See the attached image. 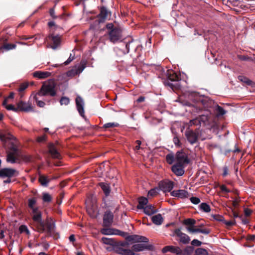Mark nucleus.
<instances>
[{
	"instance_id": "nucleus-1",
	"label": "nucleus",
	"mask_w": 255,
	"mask_h": 255,
	"mask_svg": "<svg viewBox=\"0 0 255 255\" xmlns=\"http://www.w3.org/2000/svg\"><path fill=\"white\" fill-rule=\"evenodd\" d=\"M107 33L111 42L115 43L122 39V29L115 26L112 23L106 25Z\"/></svg>"
},
{
	"instance_id": "nucleus-2",
	"label": "nucleus",
	"mask_w": 255,
	"mask_h": 255,
	"mask_svg": "<svg viewBox=\"0 0 255 255\" xmlns=\"http://www.w3.org/2000/svg\"><path fill=\"white\" fill-rule=\"evenodd\" d=\"M55 86V82L53 80L45 82L37 92V94L42 96L50 95L53 97L56 95Z\"/></svg>"
},
{
	"instance_id": "nucleus-3",
	"label": "nucleus",
	"mask_w": 255,
	"mask_h": 255,
	"mask_svg": "<svg viewBox=\"0 0 255 255\" xmlns=\"http://www.w3.org/2000/svg\"><path fill=\"white\" fill-rule=\"evenodd\" d=\"M44 230L43 231L40 226H38V229L40 232H46L47 236L52 237L54 238H57L59 237V234L55 231V223L52 221H48L46 223L44 224Z\"/></svg>"
},
{
	"instance_id": "nucleus-4",
	"label": "nucleus",
	"mask_w": 255,
	"mask_h": 255,
	"mask_svg": "<svg viewBox=\"0 0 255 255\" xmlns=\"http://www.w3.org/2000/svg\"><path fill=\"white\" fill-rule=\"evenodd\" d=\"M31 215L34 222L37 223L38 226H40L42 231L44 230V223L42 221V213L39 207H36L31 210Z\"/></svg>"
},
{
	"instance_id": "nucleus-5",
	"label": "nucleus",
	"mask_w": 255,
	"mask_h": 255,
	"mask_svg": "<svg viewBox=\"0 0 255 255\" xmlns=\"http://www.w3.org/2000/svg\"><path fill=\"white\" fill-rule=\"evenodd\" d=\"M179 76L175 73H170L169 79L165 82V85L170 87L173 90L179 88Z\"/></svg>"
},
{
	"instance_id": "nucleus-6",
	"label": "nucleus",
	"mask_w": 255,
	"mask_h": 255,
	"mask_svg": "<svg viewBox=\"0 0 255 255\" xmlns=\"http://www.w3.org/2000/svg\"><path fill=\"white\" fill-rule=\"evenodd\" d=\"M0 140L6 146V144H14V137L5 130H0Z\"/></svg>"
},
{
	"instance_id": "nucleus-7",
	"label": "nucleus",
	"mask_w": 255,
	"mask_h": 255,
	"mask_svg": "<svg viewBox=\"0 0 255 255\" xmlns=\"http://www.w3.org/2000/svg\"><path fill=\"white\" fill-rule=\"evenodd\" d=\"M172 236L178 237V241L183 244H188L190 241L189 237L186 234L182 233L179 229H175Z\"/></svg>"
},
{
	"instance_id": "nucleus-8",
	"label": "nucleus",
	"mask_w": 255,
	"mask_h": 255,
	"mask_svg": "<svg viewBox=\"0 0 255 255\" xmlns=\"http://www.w3.org/2000/svg\"><path fill=\"white\" fill-rule=\"evenodd\" d=\"M18 175V172L13 168H4L0 170V177L2 178H11Z\"/></svg>"
},
{
	"instance_id": "nucleus-9",
	"label": "nucleus",
	"mask_w": 255,
	"mask_h": 255,
	"mask_svg": "<svg viewBox=\"0 0 255 255\" xmlns=\"http://www.w3.org/2000/svg\"><path fill=\"white\" fill-rule=\"evenodd\" d=\"M175 162L176 163L185 165L188 164L189 160L185 152L178 151L175 156Z\"/></svg>"
},
{
	"instance_id": "nucleus-10",
	"label": "nucleus",
	"mask_w": 255,
	"mask_h": 255,
	"mask_svg": "<svg viewBox=\"0 0 255 255\" xmlns=\"http://www.w3.org/2000/svg\"><path fill=\"white\" fill-rule=\"evenodd\" d=\"M163 253L170 252L176 255H181L182 254V250L179 247L174 246H167L162 249Z\"/></svg>"
},
{
	"instance_id": "nucleus-11",
	"label": "nucleus",
	"mask_w": 255,
	"mask_h": 255,
	"mask_svg": "<svg viewBox=\"0 0 255 255\" xmlns=\"http://www.w3.org/2000/svg\"><path fill=\"white\" fill-rule=\"evenodd\" d=\"M108 13V12L105 7H101L100 13L96 17L95 22L96 24L104 22L107 17Z\"/></svg>"
},
{
	"instance_id": "nucleus-12",
	"label": "nucleus",
	"mask_w": 255,
	"mask_h": 255,
	"mask_svg": "<svg viewBox=\"0 0 255 255\" xmlns=\"http://www.w3.org/2000/svg\"><path fill=\"white\" fill-rule=\"evenodd\" d=\"M159 185L161 190L164 192H169L173 188L174 182L169 180L164 181L160 182Z\"/></svg>"
},
{
	"instance_id": "nucleus-13",
	"label": "nucleus",
	"mask_w": 255,
	"mask_h": 255,
	"mask_svg": "<svg viewBox=\"0 0 255 255\" xmlns=\"http://www.w3.org/2000/svg\"><path fill=\"white\" fill-rule=\"evenodd\" d=\"M126 240L128 242L133 241L136 243H147L148 239L143 236H140L138 235H130L126 237Z\"/></svg>"
},
{
	"instance_id": "nucleus-14",
	"label": "nucleus",
	"mask_w": 255,
	"mask_h": 255,
	"mask_svg": "<svg viewBox=\"0 0 255 255\" xmlns=\"http://www.w3.org/2000/svg\"><path fill=\"white\" fill-rule=\"evenodd\" d=\"M185 136L188 141L191 144L195 143L198 139V134L192 130H186L185 131Z\"/></svg>"
},
{
	"instance_id": "nucleus-15",
	"label": "nucleus",
	"mask_w": 255,
	"mask_h": 255,
	"mask_svg": "<svg viewBox=\"0 0 255 255\" xmlns=\"http://www.w3.org/2000/svg\"><path fill=\"white\" fill-rule=\"evenodd\" d=\"M101 232L102 234L106 235H120L122 236H125V233L124 232L121 231L117 229H114L111 228L102 229Z\"/></svg>"
},
{
	"instance_id": "nucleus-16",
	"label": "nucleus",
	"mask_w": 255,
	"mask_h": 255,
	"mask_svg": "<svg viewBox=\"0 0 255 255\" xmlns=\"http://www.w3.org/2000/svg\"><path fill=\"white\" fill-rule=\"evenodd\" d=\"M48 39L52 42V45L50 47L53 49H56L59 46L61 42V37L59 35L51 34L48 37Z\"/></svg>"
},
{
	"instance_id": "nucleus-17",
	"label": "nucleus",
	"mask_w": 255,
	"mask_h": 255,
	"mask_svg": "<svg viewBox=\"0 0 255 255\" xmlns=\"http://www.w3.org/2000/svg\"><path fill=\"white\" fill-rule=\"evenodd\" d=\"M49 152L51 154L52 158L59 159L60 158V154L58 151L57 144L55 145L53 143L49 144L48 146Z\"/></svg>"
},
{
	"instance_id": "nucleus-18",
	"label": "nucleus",
	"mask_w": 255,
	"mask_h": 255,
	"mask_svg": "<svg viewBox=\"0 0 255 255\" xmlns=\"http://www.w3.org/2000/svg\"><path fill=\"white\" fill-rule=\"evenodd\" d=\"M185 165L176 163L171 167L172 171L177 176H180L184 173Z\"/></svg>"
},
{
	"instance_id": "nucleus-19",
	"label": "nucleus",
	"mask_w": 255,
	"mask_h": 255,
	"mask_svg": "<svg viewBox=\"0 0 255 255\" xmlns=\"http://www.w3.org/2000/svg\"><path fill=\"white\" fill-rule=\"evenodd\" d=\"M207 120V116L205 115H201L194 119L190 120L189 125V126H191L192 125H201L202 124H205V123Z\"/></svg>"
},
{
	"instance_id": "nucleus-20",
	"label": "nucleus",
	"mask_w": 255,
	"mask_h": 255,
	"mask_svg": "<svg viewBox=\"0 0 255 255\" xmlns=\"http://www.w3.org/2000/svg\"><path fill=\"white\" fill-rule=\"evenodd\" d=\"M114 216L111 212H106L103 217V225L105 227L110 226L113 221Z\"/></svg>"
},
{
	"instance_id": "nucleus-21",
	"label": "nucleus",
	"mask_w": 255,
	"mask_h": 255,
	"mask_svg": "<svg viewBox=\"0 0 255 255\" xmlns=\"http://www.w3.org/2000/svg\"><path fill=\"white\" fill-rule=\"evenodd\" d=\"M76 104L77 110L79 114L82 117H84V101L82 98L80 96H77L76 99Z\"/></svg>"
},
{
	"instance_id": "nucleus-22",
	"label": "nucleus",
	"mask_w": 255,
	"mask_h": 255,
	"mask_svg": "<svg viewBox=\"0 0 255 255\" xmlns=\"http://www.w3.org/2000/svg\"><path fill=\"white\" fill-rule=\"evenodd\" d=\"M18 107L21 111L29 112L33 111V107L29 103H26L23 101H20L17 104Z\"/></svg>"
},
{
	"instance_id": "nucleus-23",
	"label": "nucleus",
	"mask_w": 255,
	"mask_h": 255,
	"mask_svg": "<svg viewBox=\"0 0 255 255\" xmlns=\"http://www.w3.org/2000/svg\"><path fill=\"white\" fill-rule=\"evenodd\" d=\"M171 195L180 198H185L188 197L189 193L185 190H178L171 192Z\"/></svg>"
},
{
	"instance_id": "nucleus-24",
	"label": "nucleus",
	"mask_w": 255,
	"mask_h": 255,
	"mask_svg": "<svg viewBox=\"0 0 255 255\" xmlns=\"http://www.w3.org/2000/svg\"><path fill=\"white\" fill-rule=\"evenodd\" d=\"M132 251L133 252H140L144 250H150V246L143 244H135L132 246Z\"/></svg>"
},
{
	"instance_id": "nucleus-25",
	"label": "nucleus",
	"mask_w": 255,
	"mask_h": 255,
	"mask_svg": "<svg viewBox=\"0 0 255 255\" xmlns=\"http://www.w3.org/2000/svg\"><path fill=\"white\" fill-rule=\"evenodd\" d=\"M116 252L122 255H134V252L130 249H126L122 247L116 248Z\"/></svg>"
},
{
	"instance_id": "nucleus-26",
	"label": "nucleus",
	"mask_w": 255,
	"mask_h": 255,
	"mask_svg": "<svg viewBox=\"0 0 255 255\" xmlns=\"http://www.w3.org/2000/svg\"><path fill=\"white\" fill-rule=\"evenodd\" d=\"M50 73L45 71H36L33 73V76L39 79H45L50 76Z\"/></svg>"
},
{
	"instance_id": "nucleus-27",
	"label": "nucleus",
	"mask_w": 255,
	"mask_h": 255,
	"mask_svg": "<svg viewBox=\"0 0 255 255\" xmlns=\"http://www.w3.org/2000/svg\"><path fill=\"white\" fill-rule=\"evenodd\" d=\"M38 181L42 186L47 187L51 179L46 176L40 175L39 176Z\"/></svg>"
},
{
	"instance_id": "nucleus-28",
	"label": "nucleus",
	"mask_w": 255,
	"mask_h": 255,
	"mask_svg": "<svg viewBox=\"0 0 255 255\" xmlns=\"http://www.w3.org/2000/svg\"><path fill=\"white\" fill-rule=\"evenodd\" d=\"M99 186L102 188L106 196H109L111 192L110 185L107 183L101 182L99 183Z\"/></svg>"
},
{
	"instance_id": "nucleus-29",
	"label": "nucleus",
	"mask_w": 255,
	"mask_h": 255,
	"mask_svg": "<svg viewBox=\"0 0 255 255\" xmlns=\"http://www.w3.org/2000/svg\"><path fill=\"white\" fill-rule=\"evenodd\" d=\"M152 221L154 224L160 225L162 223L163 219L160 214H158L152 217Z\"/></svg>"
},
{
	"instance_id": "nucleus-30",
	"label": "nucleus",
	"mask_w": 255,
	"mask_h": 255,
	"mask_svg": "<svg viewBox=\"0 0 255 255\" xmlns=\"http://www.w3.org/2000/svg\"><path fill=\"white\" fill-rule=\"evenodd\" d=\"M143 209L144 213L148 215H152L157 212L154 206L151 205L146 206Z\"/></svg>"
},
{
	"instance_id": "nucleus-31",
	"label": "nucleus",
	"mask_w": 255,
	"mask_h": 255,
	"mask_svg": "<svg viewBox=\"0 0 255 255\" xmlns=\"http://www.w3.org/2000/svg\"><path fill=\"white\" fill-rule=\"evenodd\" d=\"M32 96H33L34 100L35 101L38 107L41 108L44 107V106L45 105V103L43 101L39 100V97L41 96V95H38L37 93H36L32 95L31 97Z\"/></svg>"
},
{
	"instance_id": "nucleus-32",
	"label": "nucleus",
	"mask_w": 255,
	"mask_h": 255,
	"mask_svg": "<svg viewBox=\"0 0 255 255\" xmlns=\"http://www.w3.org/2000/svg\"><path fill=\"white\" fill-rule=\"evenodd\" d=\"M148 203V199L145 197H140L138 199V204L137 206L139 209H142Z\"/></svg>"
},
{
	"instance_id": "nucleus-33",
	"label": "nucleus",
	"mask_w": 255,
	"mask_h": 255,
	"mask_svg": "<svg viewBox=\"0 0 255 255\" xmlns=\"http://www.w3.org/2000/svg\"><path fill=\"white\" fill-rule=\"evenodd\" d=\"M37 198L35 197L31 198L28 200V206L31 210L37 207L35 206Z\"/></svg>"
},
{
	"instance_id": "nucleus-34",
	"label": "nucleus",
	"mask_w": 255,
	"mask_h": 255,
	"mask_svg": "<svg viewBox=\"0 0 255 255\" xmlns=\"http://www.w3.org/2000/svg\"><path fill=\"white\" fill-rule=\"evenodd\" d=\"M7 99H5L2 102L3 106H4L6 109V110L15 112L17 111L16 108H15L13 105L11 104L7 105Z\"/></svg>"
},
{
	"instance_id": "nucleus-35",
	"label": "nucleus",
	"mask_w": 255,
	"mask_h": 255,
	"mask_svg": "<svg viewBox=\"0 0 255 255\" xmlns=\"http://www.w3.org/2000/svg\"><path fill=\"white\" fill-rule=\"evenodd\" d=\"M241 2V1H223V3L232 8V6H237L238 5L242 6Z\"/></svg>"
},
{
	"instance_id": "nucleus-36",
	"label": "nucleus",
	"mask_w": 255,
	"mask_h": 255,
	"mask_svg": "<svg viewBox=\"0 0 255 255\" xmlns=\"http://www.w3.org/2000/svg\"><path fill=\"white\" fill-rule=\"evenodd\" d=\"M166 160L168 164H172L174 161H175V157L173 153H169L166 156Z\"/></svg>"
},
{
	"instance_id": "nucleus-37",
	"label": "nucleus",
	"mask_w": 255,
	"mask_h": 255,
	"mask_svg": "<svg viewBox=\"0 0 255 255\" xmlns=\"http://www.w3.org/2000/svg\"><path fill=\"white\" fill-rule=\"evenodd\" d=\"M6 161L11 163H14L16 162V158L12 153H9L7 155Z\"/></svg>"
},
{
	"instance_id": "nucleus-38",
	"label": "nucleus",
	"mask_w": 255,
	"mask_h": 255,
	"mask_svg": "<svg viewBox=\"0 0 255 255\" xmlns=\"http://www.w3.org/2000/svg\"><path fill=\"white\" fill-rule=\"evenodd\" d=\"M201 210L205 212L208 213L211 211L210 206L206 203H202L200 205Z\"/></svg>"
},
{
	"instance_id": "nucleus-39",
	"label": "nucleus",
	"mask_w": 255,
	"mask_h": 255,
	"mask_svg": "<svg viewBox=\"0 0 255 255\" xmlns=\"http://www.w3.org/2000/svg\"><path fill=\"white\" fill-rule=\"evenodd\" d=\"M16 47V45L14 44L6 43L1 46L0 49H4L6 50H9L13 49Z\"/></svg>"
},
{
	"instance_id": "nucleus-40",
	"label": "nucleus",
	"mask_w": 255,
	"mask_h": 255,
	"mask_svg": "<svg viewBox=\"0 0 255 255\" xmlns=\"http://www.w3.org/2000/svg\"><path fill=\"white\" fill-rule=\"evenodd\" d=\"M196 223V221L194 219L188 218L184 220L183 224L185 225L193 226Z\"/></svg>"
},
{
	"instance_id": "nucleus-41",
	"label": "nucleus",
	"mask_w": 255,
	"mask_h": 255,
	"mask_svg": "<svg viewBox=\"0 0 255 255\" xmlns=\"http://www.w3.org/2000/svg\"><path fill=\"white\" fill-rule=\"evenodd\" d=\"M194 255H208L207 251L202 248H198L195 251Z\"/></svg>"
},
{
	"instance_id": "nucleus-42",
	"label": "nucleus",
	"mask_w": 255,
	"mask_h": 255,
	"mask_svg": "<svg viewBox=\"0 0 255 255\" xmlns=\"http://www.w3.org/2000/svg\"><path fill=\"white\" fill-rule=\"evenodd\" d=\"M119 126V124L117 123H108L104 125L103 128H113L115 127H118Z\"/></svg>"
},
{
	"instance_id": "nucleus-43",
	"label": "nucleus",
	"mask_w": 255,
	"mask_h": 255,
	"mask_svg": "<svg viewBox=\"0 0 255 255\" xmlns=\"http://www.w3.org/2000/svg\"><path fill=\"white\" fill-rule=\"evenodd\" d=\"M51 197L50 194L47 193H43L42 196V200L45 202H50L51 201Z\"/></svg>"
},
{
	"instance_id": "nucleus-44",
	"label": "nucleus",
	"mask_w": 255,
	"mask_h": 255,
	"mask_svg": "<svg viewBox=\"0 0 255 255\" xmlns=\"http://www.w3.org/2000/svg\"><path fill=\"white\" fill-rule=\"evenodd\" d=\"M238 79L244 83H247L249 85H250L252 84V81L250 80L243 76H239L238 77Z\"/></svg>"
},
{
	"instance_id": "nucleus-45",
	"label": "nucleus",
	"mask_w": 255,
	"mask_h": 255,
	"mask_svg": "<svg viewBox=\"0 0 255 255\" xmlns=\"http://www.w3.org/2000/svg\"><path fill=\"white\" fill-rule=\"evenodd\" d=\"M69 99L66 97H63L61 98L60 103L61 105H67L69 103Z\"/></svg>"
},
{
	"instance_id": "nucleus-46",
	"label": "nucleus",
	"mask_w": 255,
	"mask_h": 255,
	"mask_svg": "<svg viewBox=\"0 0 255 255\" xmlns=\"http://www.w3.org/2000/svg\"><path fill=\"white\" fill-rule=\"evenodd\" d=\"M28 86V83L25 82L20 85L19 88L18 90V92H22L24 91Z\"/></svg>"
},
{
	"instance_id": "nucleus-47",
	"label": "nucleus",
	"mask_w": 255,
	"mask_h": 255,
	"mask_svg": "<svg viewBox=\"0 0 255 255\" xmlns=\"http://www.w3.org/2000/svg\"><path fill=\"white\" fill-rule=\"evenodd\" d=\"M216 111H217L218 115H220V116L224 115L226 113V112L224 110V109L222 107H221L219 106H217V107L216 108Z\"/></svg>"
},
{
	"instance_id": "nucleus-48",
	"label": "nucleus",
	"mask_w": 255,
	"mask_h": 255,
	"mask_svg": "<svg viewBox=\"0 0 255 255\" xmlns=\"http://www.w3.org/2000/svg\"><path fill=\"white\" fill-rule=\"evenodd\" d=\"M102 241L104 244L106 245H112L114 242L112 239L105 237L102 238Z\"/></svg>"
},
{
	"instance_id": "nucleus-49",
	"label": "nucleus",
	"mask_w": 255,
	"mask_h": 255,
	"mask_svg": "<svg viewBox=\"0 0 255 255\" xmlns=\"http://www.w3.org/2000/svg\"><path fill=\"white\" fill-rule=\"evenodd\" d=\"M19 231L20 233H26L27 234H29V232L27 228V227L25 225H21L19 227Z\"/></svg>"
},
{
	"instance_id": "nucleus-50",
	"label": "nucleus",
	"mask_w": 255,
	"mask_h": 255,
	"mask_svg": "<svg viewBox=\"0 0 255 255\" xmlns=\"http://www.w3.org/2000/svg\"><path fill=\"white\" fill-rule=\"evenodd\" d=\"M190 200L194 204H198L200 202V199L196 197H191Z\"/></svg>"
},
{
	"instance_id": "nucleus-51",
	"label": "nucleus",
	"mask_w": 255,
	"mask_h": 255,
	"mask_svg": "<svg viewBox=\"0 0 255 255\" xmlns=\"http://www.w3.org/2000/svg\"><path fill=\"white\" fill-rule=\"evenodd\" d=\"M77 72L75 68L72 69V70L69 71L67 73V75L68 76H74L76 75H77Z\"/></svg>"
},
{
	"instance_id": "nucleus-52",
	"label": "nucleus",
	"mask_w": 255,
	"mask_h": 255,
	"mask_svg": "<svg viewBox=\"0 0 255 255\" xmlns=\"http://www.w3.org/2000/svg\"><path fill=\"white\" fill-rule=\"evenodd\" d=\"M77 72L75 68L72 69V70L69 71L67 73V75L68 76H74L76 75H77Z\"/></svg>"
},
{
	"instance_id": "nucleus-53",
	"label": "nucleus",
	"mask_w": 255,
	"mask_h": 255,
	"mask_svg": "<svg viewBox=\"0 0 255 255\" xmlns=\"http://www.w3.org/2000/svg\"><path fill=\"white\" fill-rule=\"evenodd\" d=\"M224 223L228 227L232 226L236 224L235 220L232 221H223Z\"/></svg>"
},
{
	"instance_id": "nucleus-54",
	"label": "nucleus",
	"mask_w": 255,
	"mask_h": 255,
	"mask_svg": "<svg viewBox=\"0 0 255 255\" xmlns=\"http://www.w3.org/2000/svg\"><path fill=\"white\" fill-rule=\"evenodd\" d=\"M46 135L44 134L42 136H38L36 140L38 142L41 143V142H44L46 140Z\"/></svg>"
},
{
	"instance_id": "nucleus-55",
	"label": "nucleus",
	"mask_w": 255,
	"mask_h": 255,
	"mask_svg": "<svg viewBox=\"0 0 255 255\" xmlns=\"http://www.w3.org/2000/svg\"><path fill=\"white\" fill-rule=\"evenodd\" d=\"M85 66L84 65L78 66V67H75V69L76 70L78 74L81 73L84 69H85Z\"/></svg>"
},
{
	"instance_id": "nucleus-56",
	"label": "nucleus",
	"mask_w": 255,
	"mask_h": 255,
	"mask_svg": "<svg viewBox=\"0 0 255 255\" xmlns=\"http://www.w3.org/2000/svg\"><path fill=\"white\" fill-rule=\"evenodd\" d=\"M220 189L224 193H229L230 190L227 188V187L224 185H222L220 186Z\"/></svg>"
},
{
	"instance_id": "nucleus-57",
	"label": "nucleus",
	"mask_w": 255,
	"mask_h": 255,
	"mask_svg": "<svg viewBox=\"0 0 255 255\" xmlns=\"http://www.w3.org/2000/svg\"><path fill=\"white\" fill-rule=\"evenodd\" d=\"M252 212H253L252 210L250 209H248V208H245L244 210L245 215L246 216H250L251 215V214L252 213Z\"/></svg>"
},
{
	"instance_id": "nucleus-58",
	"label": "nucleus",
	"mask_w": 255,
	"mask_h": 255,
	"mask_svg": "<svg viewBox=\"0 0 255 255\" xmlns=\"http://www.w3.org/2000/svg\"><path fill=\"white\" fill-rule=\"evenodd\" d=\"M74 59V57L72 56V54H71L69 57L68 58V59L64 62V64L65 65H67L69 64Z\"/></svg>"
},
{
	"instance_id": "nucleus-59",
	"label": "nucleus",
	"mask_w": 255,
	"mask_h": 255,
	"mask_svg": "<svg viewBox=\"0 0 255 255\" xmlns=\"http://www.w3.org/2000/svg\"><path fill=\"white\" fill-rule=\"evenodd\" d=\"M201 244V242L199 241H198V240H193L192 241V245H194V246H200Z\"/></svg>"
},
{
	"instance_id": "nucleus-60",
	"label": "nucleus",
	"mask_w": 255,
	"mask_h": 255,
	"mask_svg": "<svg viewBox=\"0 0 255 255\" xmlns=\"http://www.w3.org/2000/svg\"><path fill=\"white\" fill-rule=\"evenodd\" d=\"M210 231L209 229H202L200 230V233H202V234H205V235H208L210 233Z\"/></svg>"
},
{
	"instance_id": "nucleus-61",
	"label": "nucleus",
	"mask_w": 255,
	"mask_h": 255,
	"mask_svg": "<svg viewBox=\"0 0 255 255\" xmlns=\"http://www.w3.org/2000/svg\"><path fill=\"white\" fill-rule=\"evenodd\" d=\"M173 141L174 144L177 146H179L180 145V140L177 137H174L173 139Z\"/></svg>"
},
{
	"instance_id": "nucleus-62",
	"label": "nucleus",
	"mask_w": 255,
	"mask_h": 255,
	"mask_svg": "<svg viewBox=\"0 0 255 255\" xmlns=\"http://www.w3.org/2000/svg\"><path fill=\"white\" fill-rule=\"evenodd\" d=\"M49 13H50V16L53 18H55L56 17V16H55V11H54V10L53 8H51L49 10Z\"/></svg>"
},
{
	"instance_id": "nucleus-63",
	"label": "nucleus",
	"mask_w": 255,
	"mask_h": 255,
	"mask_svg": "<svg viewBox=\"0 0 255 255\" xmlns=\"http://www.w3.org/2000/svg\"><path fill=\"white\" fill-rule=\"evenodd\" d=\"M228 174V168L227 166H225L223 168V176H226Z\"/></svg>"
},
{
	"instance_id": "nucleus-64",
	"label": "nucleus",
	"mask_w": 255,
	"mask_h": 255,
	"mask_svg": "<svg viewBox=\"0 0 255 255\" xmlns=\"http://www.w3.org/2000/svg\"><path fill=\"white\" fill-rule=\"evenodd\" d=\"M156 191L155 189H151L148 192V195L153 196L155 195Z\"/></svg>"
}]
</instances>
